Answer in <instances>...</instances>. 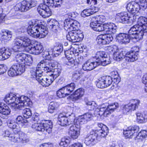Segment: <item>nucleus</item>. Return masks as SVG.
Masks as SVG:
<instances>
[{"label": "nucleus", "instance_id": "nucleus-56", "mask_svg": "<svg viewBox=\"0 0 147 147\" xmlns=\"http://www.w3.org/2000/svg\"><path fill=\"white\" fill-rule=\"evenodd\" d=\"M46 67V62L44 60L41 61L38 65L36 68L41 69L42 71H45V69Z\"/></svg>", "mask_w": 147, "mask_h": 147}, {"label": "nucleus", "instance_id": "nucleus-6", "mask_svg": "<svg viewBox=\"0 0 147 147\" xmlns=\"http://www.w3.org/2000/svg\"><path fill=\"white\" fill-rule=\"evenodd\" d=\"M136 20V24L132 27L129 31L130 34H133V32L136 30H143L145 32H147V18L141 16L139 17L138 15Z\"/></svg>", "mask_w": 147, "mask_h": 147}, {"label": "nucleus", "instance_id": "nucleus-38", "mask_svg": "<svg viewBox=\"0 0 147 147\" xmlns=\"http://www.w3.org/2000/svg\"><path fill=\"white\" fill-rule=\"evenodd\" d=\"M147 137V131L145 130L141 131L136 138V140L139 141H144Z\"/></svg>", "mask_w": 147, "mask_h": 147}, {"label": "nucleus", "instance_id": "nucleus-54", "mask_svg": "<svg viewBox=\"0 0 147 147\" xmlns=\"http://www.w3.org/2000/svg\"><path fill=\"white\" fill-rule=\"evenodd\" d=\"M97 0H87V3L90 5V7L91 8L95 9V7H98L97 6Z\"/></svg>", "mask_w": 147, "mask_h": 147}, {"label": "nucleus", "instance_id": "nucleus-32", "mask_svg": "<svg viewBox=\"0 0 147 147\" xmlns=\"http://www.w3.org/2000/svg\"><path fill=\"white\" fill-rule=\"evenodd\" d=\"M67 125L74 123V125L79 126L80 125V121H78V117L76 119L75 116L74 114L71 113L67 117Z\"/></svg>", "mask_w": 147, "mask_h": 147}, {"label": "nucleus", "instance_id": "nucleus-20", "mask_svg": "<svg viewBox=\"0 0 147 147\" xmlns=\"http://www.w3.org/2000/svg\"><path fill=\"white\" fill-rule=\"evenodd\" d=\"M130 36L127 34L121 33L116 36V41L119 43L122 44H126L129 42Z\"/></svg>", "mask_w": 147, "mask_h": 147}, {"label": "nucleus", "instance_id": "nucleus-46", "mask_svg": "<svg viewBox=\"0 0 147 147\" xmlns=\"http://www.w3.org/2000/svg\"><path fill=\"white\" fill-rule=\"evenodd\" d=\"M19 132L20 140L19 142L24 144L28 143L29 141V140L28 138H26V135L22 132Z\"/></svg>", "mask_w": 147, "mask_h": 147}, {"label": "nucleus", "instance_id": "nucleus-26", "mask_svg": "<svg viewBox=\"0 0 147 147\" xmlns=\"http://www.w3.org/2000/svg\"><path fill=\"white\" fill-rule=\"evenodd\" d=\"M105 32L109 34L115 33L117 29V26L114 23L112 22L105 23Z\"/></svg>", "mask_w": 147, "mask_h": 147}, {"label": "nucleus", "instance_id": "nucleus-29", "mask_svg": "<svg viewBox=\"0 0 147 147\" xmlns=\"http://www.w3.org/2000/svg\"><path fill=\"white\" fill-rule=\"evenodd\" d=\"M11 53L8 49H0V60H3L9 58Z\"/></svg>", "mask_w": 147, "mask_h": 147}, {"label": "nucleus", "instance_id": "nucleus-3", "mask_svg": "<svg viewBox=\"0 0 147 147\" xmlns=\"http://www.w3.org/2000/svg\"><path fill=\"white\" fill-rule=\"evenodd\" d=\"M34 20H33L31 24L28 27L27 32L28 34L35 38H42L45 37L46 33V23L45 21H42L41 24H39Z\"/></svg>", "mask_w": 147, "mask_h": 147}, {"label": "nucleus", "instance_id": "nucleus-30", "mask_svg": "<svg viewBox=\"0 0 147 147\" xmlns=\"http://www.w3.org/2000/svg\"><path fill=\"white\" fill-rule=\"evenodd\" d=\"M29 49L30 52L34 55L38 54L43 50L42 46L40 44H36L34 47H29Z\"/></svg>", "mask_w": 147, "mask_h": 147}, {"label": "nucleus", "instance_id": "nucleus-57", "mask_svg": "<svg viewBox=\"0 0 147 147\" xmlns=\"http://www.w3.org/2000/svg\"><path fill=\"white\" fill-rule=\"evenodd\" d=\"M135 2H132L127 3L126 6V8L127 10L132 14L133 7L134 6Z\"/></svg>", "mask_w": 147, "mask_h": 147}, {"label": "nucleus", "instance_id": "nucleus-12", "mask_svg": "<svg viewBox=\"0 0 147 147\" xmlns=\"http://www.w3.org/2000/svg\"><path fill=\"white\" fill-rule=\"evenodd\" d=\"M53 60L51 59L47 61V72H50L51 75H53L55 78H56L60 74L61 69V67H58L54 69V70L52 71V69L55 67V64Z\"/></svg>", "mask_w": 147, "mask_h": 147}, {"label": "nucleus", "instance_id": "nucleus-39", "mask_svg": "<svg viewBox=\"0 0 147 147\" xmlns=\"http://www.w3.org/2000/svg\"><path fill=\"white\" fill-rule=\"evenodd\" d=\"M7 125L10 128L15 131L16 133L20 132V129L18 124L13 121H10L7 122Z\"/></svg>", "mask_w": 147, "mask_h": 147}, {"label": "nucleus", "instance_id": "nucleus-9", "mask_svg": "<svg viewBox=\"0 0 147 147\" xmlns=\"http://www.w3.org/2000/svg\"><path fill=\"white\" fill-rule=\"evenodd\" d=\"M117 16L120 22L124 23L132 22L135 24L137 17V16L127 12L119 13L117 14Z\"/></svg>", "mask_w": 147, "mask_h": 147}, {"label": "nucleus", "instance_id": "nucleus-58", "mask_svg": "<svg viewBox=\"0 0 147 147\" xmlns=\"http://www.w3.org/2000/svg\"><path fill=\"white\" fill-rule=\"evenodd\" d=\"M14 66L13 65L8 72V75L11 77H13L18 75L15 69H14Z\"/></svg>", "mask_w": 147, "mask_h": 147}, {"label": "nucleus", "instance_id": "nucleus-61", "mask_svg": "<svg viewBox=\"0 0 147 147\" xmlns=\"http://www.w3.org/2000/svg\"><path fill=\"white\" fill-rule=\"evenodd\" d=\"M11 138L9 139L10 140L15 142H19V135L13 134V135H11Z\"/></svg>", "mask_w": 147, "mask_h": 147}, {"label": "nucleus", "instance_id": "nucleus-13", "mask_svg": "<svg viewBox=\"0 0 147 147\" xmlns=\"http://www.w3.org/2000/svg\"><path fill=\"white\" fill-rule=\"evenodd\" d=\"M140 103V100L138 99L131 100L128 104L123 106V110L124 113L127 114L136 110L138 108Z\"/></svg>", "mask_w": 147, "mask_h": 147}, {"label": "nucleus", "instance_id": "nucleus-59", "mask_svg": "<svg viewBox=\"0 0 147 147\" xmlns=\"http://www.w3.org/2000/svg\"><path fill=\"white\" fill-rule=\"evenodd\" d=\"M107 49L110 52L113 53L114 54L117 53L119 51L118 47L115 45H112L108 47Z\"/></svg>", "mask_w": 147, "mask_h": 147}, {"label": "nucleus", "instance_id": "nucleus-7", "mask_svg": "<svg viewBox=\"0 0 147 147\" xmlns=\"http://www.w3.org/2000/svg\"><path fill=\"white\" fill-rule=\"evenodd\" d=\"M36 1L32 0L23 1L22 3H19L16 4L14 8L16 11H19L24 12L36 6Z\"/></svg>", "mask_w": 147, "mask_h": 147}, {"label": "nucleus", "instance_id": "nucleus-64", "mask_svg": "<svg viewBox=\"0 0 147 147\" xmlns=\"http://www.w3.org/2000/svg\"><path fill=\"white\" fill-rule=\"evenodd\" d=\"M68 88L69 91H70V93H71L74 89L75 88V85L74 83H71L70 84L66 86Z\"/></svg>", "mask_w": 147, "mask_h": 147}, {"label": "nucleus", "instance_id": "nucleus-4", "mask_svg": "<svg viewBox=\"0 0 147 147\" xmlns=\"http://www.w3.org/2000/svg\"><path fill=\"white\" fill-rule=\"evenodd\" d=\"M87 105L91 106L92 109H95V113L98 114L100 116H103L106 117L107 115L114 112L119 107L118 103L114 102L108 105L107 107L102 105L100 108H96L97 105L94 101H88L86 102Z\"/></svg>", "mask_w": 147, "mask_h": 147}, {"label": "nucleus", "instance_id": "nucleus-47", "mask_svg": "<svg viewBox=\"0 0 147 147\" xmlns=\"http://www.w3.org/2000/svg\"><path fill=\"white\" fill-rule=\"evenodd\" d=\"M140 7V9L144 10L147 7V1L146 0H135Z\"/></svg>", "mask_w": 147, "mask_h": 147}, {"label": "nucleus", "instance_id": "nucleus-49", "mask_svg": "<svg viewBox=\"0 0 147 147\" xmlns=\"http://www.w3.org/2000/svg\"><path fill=\"white\" fill-rule=\"evenodd\" d=\"M113 81L116 84H118L120 81V79L119 76L118 72L117 71H113L112 72V77Z\"/></svg>", "mask_w": 147, "mask_h": 147}, {"label": "nucleus", "instance_id": "nucleus-8", "mask_svg": "<svg viewBox=\"0 0 147 147\" xmlns=\"http://www.w3.org/2000/svg\"><path fill=\"white\" fill-rule=\"evenodd\" d=\"M95 57L98 65L106 66L111 63L110 57L104 51H99L95 54Z\"/></svg>", "mask_w": 147, "mask_h": 147}, {"label": "nucleus", "instance_id": "nucleus-24", "mask_svg": "<svg viewBox=\"0 0 147 147\" xmlns=\"http://www.w3.org/2000/svg\"><path fill=\"white\" fill-rule=\"evenodd\" d=\"M133 34H130L129 32V35L130 37L133 39H135L137 41H139L142 39L144 33H147L144 31L143 30H136L135 32H133Z\"/></svg>", "mask_w": 147, "mask_h": 147}, {"label": "nucleus", "instance_id": "nucleus-15", "mask_svg": "<svg viewBox=\"0 0 147 147\" xmlns=\"http://www.w3.org/2000/svg\"><path fill=\"white\" fill-rule=\"evenodd\" d=\"M113 82L111 77L104 76L100 78L97 82L96 86L100 88H103L109 86Z\"/></svg>", "mask_w": 147, "mask_h": 147}, {"label": "nucleus", "instance_id": "nucleus-18", "mask_svg": "<svg viewBox=\"0 0 147 147\" xmlns=\"http://www.w3.org/2000/svg\"><path fill=\"white\" fill-rule=\"evenodd\" d=\"M80 125L79 126L74 125L71 126L69 129V135L73 139H75L78 138L80 135Z\"/></svg>", "mask_w": 147, "mask_h": 147}, {"label": "nucleus", "instance_id": "nucleus-23", "mask_svg": "<svg viewBox=\"0 0 147 147\" xmlns=\"http://www.w3.org/2000/svg\"><path fill=\"white\" fill-rule=\"evenodd\" d=\"M98 63L96 62H91L88 61L82 65L83 69L84 71H90L99 65Z\"/></svg>", "mask_w": 147, "mask_h": 147}, {"label": "nucleus", "instance_id": "nucleus-55", "mask_svg": "<svg viewBox=\"0 0 147 147\" xmlns=\"http://www.w3.org/2000/svg\"><path fill=\"white\" fill-rule=\"evenodd\" d=\"M22 113L24 117L26 119L29 118L32 115L31 111L29 109H25L23 110Z\"/></svg>", "mask_w": 147, "mask_h": 147}, {"label": "nucleus", "instance_id": "nucleus-45", "mask_svg": "<svg viewBox=\"0 0 147 147\" xmlns=\"http://www.w3.org/2000/svg\"><path fill=\"white\" fill-rule=\"evenodd\" d=\"M16 121L17 122L21 124L22 126L24 127H25L28 125V121L27 119H24L21 116H18L16 118Z\"/></svg>", "mask_w": 147, "mask_h": 147}, {"label": "nucleus", "instance_id": "nucleus-40", "mask_svg": "<svg viewBox=\"0 0 147 147\" xmlns=\"http://www.w3.org/2000/svg\"><path fill=\"white\" fill-rule=\"evenodd\" d=\"M58 121L59 124L61 126L67 125V117L60 114L58 116Z\"/></svg>", "mask_w": 147, "mask_h": 147}, {"label": "nucleus", "instance_id": "nucleus-25", "mask_svg": "<svg viewBox=\"0 0 147 147\" xmlns=\"http://www.w3.org/2000/svg\"><path fill=\"white\" fill-rule=\"evenodd\" d=\"M93 117L92 114L89 113L84 114L78 117V121H80V125L87 123Z\"/></svg>", "mask_w": 147, "mask_h": 147}, {"label": "nucleus", "instance_id": "nucleus-17", "mask_svg": "<svg viewBox=\"0 0 147 147\" xmlns=\"http://www.w3.org/2000/svg\"><path fill=\"white\" fill-rule=\"evenodd\" d=\"M139 130V127L136 125L128 127L126 130L124 131L123 134L126 138H132L135 135Z\"/></svg>", "mask_w": 147, "mask_h": 147}, {"label": "nucleus", "instance_id": "nucleus-41", "mask_svg": "<svg viewBox=\"0 0 147 147\" xmlns=\"http://www.w3.org/2000/svg\"><path fill=\"white\" fill-rule=\"evenodd\" d=\"M32 127L35 130L38 131L43 132L45 130L43 124L42 123H34L32 125Z\"/></svg>", "mask_w": 147, "mask_h": 147}, {"label": "nucleus", "instance_id": "nucleus-36", "mask_svg": "<svg viewBox=\"0 0 147 147\" xmlns=\"http://www.w3.org/2000/svg\"><path fill=\"white\" fill-rule=\"evenodd\" d=\"M43 72V71L41 69H38L36 68L35 70H32L31 72V76L32 77L35 78L37 81H39L38 78L41 77Z\"/></svg>", "mask_w": 147, "mask_h": 147}, {"label": "nucleus", "instance_id": "nucleus-35", "mask_svg": "<svg viewBox=\"0 0 147 147\" xmlns=\"http://www.w3.org/2000/svg\"><path fill=\"white\" fill-rule=\"evenodd\" d=\"M37 10L43 18H46V5L45 1L43 3L40 4L38 6Z\"/></svg>", "mask_w": 147, "mask_h": 147}, {"label": "nucleus", "instance_id": "nucleus-22", "mask_svg": "<svg viewBox=\"0 0 147 147\" xmlns=\"http://www.w3.org/2000/svg\"><path fill=\"white\" fill-rule=\"evenodd\" d=\"M108 132V128L106 126H104L102 129H98L96 131L94 134L96 135L98 140H100V138L104 137L106 136Z\"/></svg>", "mask_w": 147, "mask_h": 147}, {"label": "nucleus", "instance_id": "nucleus-1", "mask_svg": "<svg viewBox=\"0 0 147 147\" xmlns=\"http://www.w3.org/2000/svg\"><path fill=\"white\" fill-rule=\"evenodd\" d=\"M31 43V40L27 36H20L16 38L13 42L12 49L15 52L20 53L15 54V60L19 63H24L25 54L21 53L23 51L22 48L29 46Z\"/></svg>", "mask_w": 147, "mask_h": 147}, {"label": "nucleus", "instance_id": "nucleus-34", "mask_svg": "<svg viewBox=\"0 0 147 147\" xmlns=\"http://www.w3.org/2000/svg\"><path fill=\"white\" fill-rule=\"evenodd\" d=\"M84 90L83 88H79L77 89L73 94V99L75 100L80 99L84 94Z\"/></svg>", "mask_w": 147, "mask_h": 147}, {"label": "nucleus", "instance_id": "nucleus-43", "mask_svg": "<svg viewBox=\"0 0 147 147\" xmlns=\"http://www.w3.org/2000/svg\"><path fill=\"white\" fill-rule=\"evenodd\" d=\"M83 73L81 69H78L73 73L72 78L74 80H79L82 77Z\"/></svg>", "mask_w": 147, "mask_h": 147}, {"label": "nucleus", "instance_id": "nucleus-16", "mask_svg": "<svg viewBox=\"0 0 147 147\" xmlns=\"http://www.w3.org/2000/svg\"><path fill=\"white\" fill-rule=\"evenodd\" d=\"M113 39V38L111 34H106L98 36L96 40L99 44L106 45L110 43Z\"/></svg>", "mask_w": 147, "mask_h": 147}, {"label": "nucleus", "instance_id": "nucleus-44", "mask_svg": "<svg viewBox=\"0 0 147 147\" xmlns=\"http://www.w3.org/2000/svg\"><path fill=\"white\" fill-rule=\"evenodd\" d=\"M1 38L3 39L9 40L12 36V33L11 31L6 30L2 32Z\"/></svg>", "mask_w": 147, "mask_h": 147}, {"label": "nucleus", "instance_id": "nucleus-28", "mask_svg": "<svg viewBox=\"0 0 147 147\" xmlns=\"http://www.w3.org/2000/svg\"><path fill=\"white\" fill-rule=\"evenodd\" d=\"M137 121L139 123H143L147 121V113L138 112L136 113Z\"/></svg>", "mask_w": 147, "mask_h": 147}, {"label": "nucleus", "instance_id": "nucleus-19", "mask_svg": "<svg viewBox=\"0 0 147 147\" xmlns=\"http://www.w3.org/2000/svg\"><path fill=\"white\" fill-rule=\"evenodd\" d=\"M96 135L94 134L88 135L85 138L84 143L87 146H92L97 142Z\"/></svg>", "mask_w": 147, "mask_h": 147}, {"label": "nucleus", "instance_id": "nucleus-21", "mask_svg": "<svg viewBox=\"0 0 147 147\" xmlns=\"http://www.w3.org/2000/svg\"><path fill=\"white\" fill-rule=\"evenodd\" d=\"M105 24L98 23L97 22H93L90 23L91 27L94 30L98 32L104 31L105 32Z\"/></svg>", "mask_w": 147, "mask_h": 147}, {"label": "nucleus", "instance_id": "nucleus-62", "mask_svg": "<svg viewBox=\"0 0 147 147\" xmlns=\"http://www.w3.org/2000/svg\"><path fill=\"white\" fill-rule=\"evenodd\" d=\"M106 20V17L103 15H100L99 17V18L96 21L94 22H97L98 23L102 24L105 22Z\"/></svg>", "mask_w": 147, "mask_h": 147}, {"label": "nucleus", "instance_id": "nucleus-5", "mask_svg": "<svg viewBox=\"0 0 147 147\" xmlns=\"http://www.w3.org/2000/svg\"><path fill=\"white\" fill-rule=\"evenodd\" d=\"M114 59L117 61L122 60L124 58L126 61L128 62H133L138 59V54L136 51H130L125 53L122 51L120 53H115L113 54Z\"/></svg>", "mask_w": 147, "mask_h": 147}, {"label": "nucleus", "instance_id": "nucleus-52", "mask_svg": "<svg viewBox=\"0 0 147 147\" xmlns=\"http://www.w3.org/2000/svg\"><path fill=\"white\" fill-rule=\"evenodd\" d=\"M24 63L26 65H30L32 62V56L28 54H25V57L24 58Z\"/></svg>", "mask_w": 147, "mask_h": 147}, {"label": "nucleus", "instance_id": "nucleus-14", "mask_svg": "<svg viewBox=\"0 0 147 147\" xmlns=\"http://www.w3.org/2000/svg\"><path fill=\"white\" fill-rule=\"evenodd\" d=\"M63 51V47L61 45L55 46L53 49L51 48H48L47 51V60L52 59L54 57L58 56Z\"/></svg>", "mask_w": 147, "mask_h": 147}, {"label": "nucleus", "instance_id": "nucleus-63", "mask_svg": "<svg viewBox=\"0 0 147 147\" xmlns=\"http://www.w3.org/2000/svg\"><path fill=\"white\" fill-rule=\"evenodd\" d=\"M57 96L59 98H62L66 96L64 93L63 90L61 88L57 91Z\"/></svg>", "mask_w": 147, "mask_h": 147}, {"label": "nucleus", "instance_id": "nucleus-37", "mask_svg": "<svg viewBox=\"0 0 147 147\" xmlns=\"http://www.w3.org/2000/svg\"><path fill=\"white\" fill-rule=\"evenodd\" d=\"M13 65L18 75H21L24 71L25 65L23 64H18Z\"/></svg>", "mask_w": 147, "mask_h": 147}, {"label": "nucleus", "instance_id": "nucleus-53", "mask_svg": "<svg viewBox=\"0 0 147 147\" xmlns=\"http://www.w3.org/2000/svg\"><path fill=\"white\" fill-rule=\"evenodd\" d=\"M53 127V123L51 120H47V132L49 134L51 133Z\"/></svg>", "mask_w": 147, "mask_h": 147}, {"label": "nucleus", "instance_id": "nucleus-42", "mask_svg": "<svg viewBox=\"0 0 147 147\" xmlns=\"http://www.w3.org/2000/svg\"><path fill=\"white\" fill-rule=\"evenodd\" d=\"M70 138L68 137H64L62 138L58 147H67L69 144Z\"/></svg>", "mask_w": 147, "mask_h": 147}, {"label": "nucleus", "instance_id": "nucleus-27", "mask_svg": "<svg viewBox=\"0 0 147 147\" xmlns=\"http://www.w3.org/2000/svg\"><path fill=\"white\" fill-rule=\"evenodd\" d=\"M47 26L50 29H55L54 30H57L58 28H60L59 22L54 19H49L47 20Z\"/></svg>", "mask_w": 147, "mask_h": 147}, {"label": "nucleus", "instance_id": "nucleus-51", "mask_svg": "<svg viewBox=\"0 0 147 147\" xmlns=\"http://www.w3.org/2000/svg\"><path fill=\"white\" fill-rule=\"evenodd\" d=\"M11 112V110L9 107L5 105L3 106L2 109L0 111V113L2 115H9Z\"/></svg>", "mask_w": 147, "mask_h": 147}, {"label": "nucleus", "instance_id": "nucleus-60", "mask_svg": "<svg viewBox=\"0 0 147 147\" xmlns=\"http://www.w3.org/2000/svg\"><path fill=\"white\" fill-rule=\"evenodd\" d=\"M134 5V6L133 9L132 13L131 14L136 15L139 12L140 9L139 5L136 2H135Z\"/></svg>", "mask_w": 147, "mask_h": 147}, {"label": "nucleus", "instance_id": "nucleus-2", "mask_svg": "<svg viewBox=\"0 0 147 147\" xmlns=\"http://www.w3.org/2000/svg\"><path fill=\"white\" fill-rule=\"evenodd\" d=\"M4 100L11 105L14 109H21L25 107L30 106L31 104L30 98L27 96H22L18 97L16 95L12 93L7 94Z\"/></svg>", "mask_w": 147, "mask_h": 147}, {"label": "nucleus", "instance_id": "nucleus-31", "mask_svg": "<svg viewBox=\"0 0 147 147\" xmlns=\"http://www.w3.org/2000/svg\"><path fill=\"white\" fill-rule=\"evenodd\" d=\"M63 0H47V6L50 7H59L61 6Z\"/></svg>", "mask_w": 147, "mask_h": 147}, {"label": "nucleus", "instance_id": "nucleus-48", "mask_svg": "<svg viewBox=\"0 0 147 147\" xmlns=\"http://www.w3.org/2000/svg\"><path fill=\"white\" fill-rule=\"evenodd\" d=\"M47 86H48L51 84L54 81L55 78L53 75H51L50 72H47Z\"/></svg>", "mask_w": 147, "mask_h": 147}, {"label": "nucleus", "instance_id": "nucleus-11", "mask_svg": "<svg viewBox=\"0 0 147 147\" xmlns=\"http://www.w3.org/2000/svg\"><path fill=\"white\" fill-rule=\"evenodd\" d=\"M65 29L69 31H77L79 26V23L76 20L72 19H66L63 23Z\"/></svg>", "mask_w": 147, "mask_h": 147}, {"label": "nucleus", "instance_id": "nucleus-33", "mask_svg": "<svg viewBox=\"0 0 147 147\" xmlns=\"http://www.w3.org/2000/svg\"><path fill=\"white\" fill-rule=\"evenodd\" d=\"M95 8V9H93L90 7V9L84 10L81 13V16L82 17H85L97 12L98 10V8L96 7Z\"/></svg>", "mask_w": 147, "mask_h": 147}, {"label": "nucleus", "instance_id": "nucleus-10", "mask_svg": "<svg viewBox=\"0 0 147 147\" xmlns=\"http://www.w3.org/2000/svg\"><path fill=\"white\" fill-rule=\"evenodd\" d=\"M84 38L82 32L80 30L69 31L66 35V38L70 42H76L82 40Z\"/></svg>", "mask_w": 147, "mask_h": 147}, {"label": "nucleus", "instance_id": "nucleus-50", "mask_svg": "<svg viewBox=\"0 0 147 147\" xmlns=\"http://www.w3.org/2000/svg\"><path fill=\"white\" fill-rule=\"evenodd\" d=\"M58 104L53 102H51L49 105L48 112L50 113H53L58 107Z\"/></svg>", "mask_w": 147, "mask_h": 147}]
</instances>
